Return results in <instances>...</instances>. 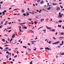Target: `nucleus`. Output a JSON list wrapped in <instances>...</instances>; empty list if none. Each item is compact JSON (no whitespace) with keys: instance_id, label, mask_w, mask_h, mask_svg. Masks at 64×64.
<instances>
[{"instance_id":"nucleus-1","label":"nucleus","mask_w":64,"mask_h":64,"mask_svg":"<svg viewBox=\"0 0 64 64\" xmlns=\"http://www.w3.org/2000/svg\"><path fill=\"white\" fill-rule=\"evenodd\" d=\"M58 43H60V41H57L55 43H53L52 44H55V45H56V44H58Z\"/></svg>"},{"instance_id":"nucleus-2","label":"nucleus","mask_w":64,"mask_h":64,"mask_svg":"<svg viewBox=\"0 0 64 64\" xmlns=\"http://www.w3.org/2000/svg\"><path fill=\"white\" fill-rule=\"evenodd\" d=\"M60 8L59 7H57L56 8V10L57 11H59V10H60Z\"/></svg>"},{"instance_id":"nucleus-3","label":"nucleus","mask_w":64,"mask_h":64,"mask_svg":"<svg viewBox=\"0 0 64 64\" xmlns=\"http://www.w3.org/2000/svg\"><path fill=\"white\" fill-rule=\"evenodd\" d=\"M5 12H6V10H4V12H2V15H4V14H5Z\"/></svg>"},{"instance_id":"nucleus-4","label":"nucleus","mask_w":64,"mask_h":64,"mask_svg":"<svg viewBox=\"0 0 64 64\" xmlns=\"http://www.w3.org/2000/svg\"><path fill=\"white\" fill-rule=\"evenodd\" d=\"M15 37V34H12V38H14V37Z\"/></svg>"},{"instance_id":"nucleus-5","label":"nucleus","mask_w":64,"mask_h":64,"mask_svg":"<svg viewBox=\"0 0 64 64\" xmlns=\"http://www.w3.org/2000/svg\"><path fill=\"white\" fill-rule=\"evenodd\" d=\"M61 13H59V16H58V18H60V17L61 16Z\"/></svg>"},{"instance_id":"nucleus-6","label":"nucleus","mask_w":64,"mask_h":64,"mask_svg":"<svg viewBox=\"0 0 64 64\" xmlns=\"http://www.w3.org/2000/svg\"><path fill=\"white\" fill-rule=\"evenodd\" d=\"M56 5H58V4H57L56 3H53L52 4V5H54V6H56Z\"/></svg>"},{"instance_id":"nucleus-7","label":"nucleus","mask_w":64,"mask_h":64,"mask_svg":"<svg viewBox=\"0 0 64 64\" xmlns=\"http://www.w3.org/2000/svg\"><path fill=\"white\" fill-rule=\"evenodd\" d=\"M22 27L23 29H27V27L26 26H23Z\"/></svg>"},{"instance_id":"nucleus-8","label":"nucleus","mask_w":64,"mask_h":64,"mask_svg":"<svg viewBox=\"0 0 64 64\" xmlns=\"http://www.w3.org/2000/svg\"><path fill=\"white\" fill-rule=\"evenodd\" d=\"M50 31H52V32H54L55 31V30H51L50 29Z\"/></svg>"},{"instance_id":"nucleus-9","label":"nucleus","mask_w":64,"mask_h":64,"mask_svg":"<svg viewBox=\"0 0 64 64\" xmlns=\"http://www.w3.org/2000/svg\"><path fill=\"white\" fill-rule=\"evenodd\" d=\"M64 43V42L63 41H62V44H60V46H62V45H63V44Z\"/></svg>"},{"instance_id":"nucleus-10","label":"nucleus","mask_w":64,"mask_h":64,"mask_svg":"<svg viewBox=\"0 0 64 64\" xmlns=\"http://www.w3.org/2000/svg\"><path fill=\"white\" fill-rule=\"evenodd\" d=\"M44 20V19H41L40 20V22H43V21Z\"/></svg>"},{"instance_id":"nucleus-11","label":"nucleus","mask_w":64,"mask_h":64,"mask_svg":"<svg viewBox=\"0 0 64 64\" xmlns=\"http://www.w3.org/2000/svg\"><path fill=\"white\" fill-rule=\"evenodd\" d=\"M60 55H64V53L62 52L60 54Z\"/></svg>"},{"instance_id":"nucleus-12","label":"nucleus","mask_w":64,"mask_h":64,"mask_svg":"<svg viewBox=\"0 0 64 64\" xmlns=\"http://www.w3.org/2000/svg\"><path fill=\"white\" fill-rule=\"evenodd\" d=\"M44 3V1H42L41 2H40V4H43Z\"/></svg>"},{"instance_id":"nucleus-13","label":"nucleus","mask_w":64,"mask_h":64,"mask_svg":"<svg viewBox=\"0 0 64 64\" xmlns=\"http://www.w3.org/2000/svg\"><path fill=\"white\" fill-rule=\"evenodd\" d=\"M50 9L51 7H49L48 8L47 10H50Z\"/></svg>"},{"instance_id":"nucleus-14","label":"nucleus","mask_w":64,"mask_h":64,"mask_svg":"<svg viewBox=\"0 0 64 64\" xmlns=\"http://www.w3.org/2000/svg\"><path fill=\"white\" fill-rule=\"evenodd\" d=\"M3 22H4V21H2V22H1L0 25H1L2 24H3Z\"/></svg>"},{"instance_id":"nucleus-15","label":"nucleus","mask_w":64,"mask_h":64,"mask_svg":"<svg viewBox=\"0 0 64 64\" xmlns=\"http://www.w3.org/2000/svg\"><path fill=\"white\" fill-rule=\"evenodd\" d=\"M58 22L60 23H61V22H62V21L61 20H60Z\"/></svg>"},{"instance_id":"nucleus-16","label":"nucleus","mask_w":64,"mask_h":64,"mask_svg":"<svg viewBox=\"0 0 64 64\" xmlns=\"http://www.w3.org/2000/svg\"><path fill=\"white\" fill-rule=\"evenodd\" d=\"M36 1L37 2H40V0H36Z\"/></svg>"},{"instance_id":"nucleus-17","label":"nucleus","mask_w":64,"mask_h":64,"mask_svg":"<svg viewBox=\"0 0 64 64\" xmlns=\"http://www.w3.org/2000/svg\"><path fill=\"white\" fill-rule=\"evenodd\" d=\"M19 10V9H18V8L15 9L14 10H13V11H15V10Z\"/></svg>"},{"instance_id":"nucleus-18","label":"nucleus","mask_w":64,"mask_h":64,"mask_svg":"<svg viewBox=\"0 0 64 64\" xmlns=\"http://www.w3.org/2000/svg\"><path fill=\"white\" fill-rule=\"evenodd\" d=\"M26 14L27 15V16H28V15H29V14L28 13H26Z\"/></svg>"},{"instance_id":"nucleus-19","label":"nucleus","mask_w":64,"mask_h":64,"mask_svg":"<svg viewBox=\"0 0 64 64\" xmlns=\"http://www.w3.org/2000/svg\"><path fill=\"white\" fill-rule=\"evenodd\" d=\"M58 27H61L62 26H61V25H58Z\"/></svg>"},{"instance_id":"nucleus-20","label":"nucleus","mask_w":64,"mask_h":64,"mask_svg":"<svg viewBox=\"0 0 64 64\" xmlns=\"http://www.w3.org/2000/svg\"><path fill=\"white\" fill-rule=\"evenodd\" d=\"M64 33L63 32H62L60 34H61V35H64Z\"/></svg>"},{"instance_id":"nucleus-21","label":"nucleus","mask_w":64,"mask_h":64,"mask_svg":"<svg viewBox=\"0 0 64 64\" xmlns=\"http://www.w3.org/2000/svg\"><path fill=\"white\" fill-rule=\"evenodd\" d=\"M23 47L24 48H25L26 49V48H27V47L26 46H23Z\"/></svg>"},{"instance_id":"nucleus-22","label":"nucleus","mask_w":64,"mask_h":64,"mask_svg":"<svg viewBox=\"0 0 64 64\" xmlns=\"http://www.w3.org/2000/svg\"><path fill=\"white\" fill-rule=\"evenodd\" d=\"M35 48V49H34V51H36V48Z\"/></svg>"},{"instance_id":"nucleus-23","label":"nucleus","mask_w":64,"mask_h":64,"mask_svg":"<svg viewBox=\"0 0 64 64\" xmlns=\"http://www.w3.org/2000/svg\"><path fill=\"white\" fill-rule=\"evenodd\" d=\"M42 11V10H40V11L39 12V13H41V12Z\"/></svg>"},{"instance_id":"nucleus-24","label":"nucleus","mask_w":64,"mask_h":64,"mask_svg":"<svg viewBox=\"0 0 64 64\" xmlns=\"http://www.w3.org/2000/svg\"><path fill=\"white\" fill-rule=\"evenodd\" d=\"M28 51H31V49L30 48H28Z\"/></svg>"},{"instance_id":"nucleus-25","label":"nucleus","mask_w":64,"mask_h":64,"mask_svg":"<svg viewBox=\"0 0 64 64\" xmlns=\"http://www.w3.org/2000/svg\"><path fill=\"white\" fill-rule=\"evenodd\" d=\"M2 40L3 42H5V40H4V39H2Z\"/></svg>"},{"instance_id":"nucleus-26","label":"nucleus","mask_w":64,"mask_h":64,"mask_svg":"<svg viewBox=\"0 0 64 64\" xmlns=\"http://www.w3.org/2000/svg\"><path fill=\"white\" fill-rule=\"evenodd\" d=\"M4 51H7V52H8V51L7 50H6L5 49H4Z\"/></svg>"},{"instance_id":"nucleus-27","label":"nucleus","mask_w":64,"mask_h":64,"mask_svg":"<svg viewBox=\"0 0 64 64\" xmlns=\"http://www.w3.org/2000/svg\"><path fill=\"white\" fill-rule=\"evenodd\" d=\"M22 12H24V10H22Z\"/></svg>"},{"instance_id":"nucleus-28","label":"nucleus","mask_w":64,"mask_h":64,"mask_svg":"<svg viewBox=\"0 0 64 64\" xmlns=\"http://www.w3.org/2000/svg\"><path fill=\"white\" fill-rule=\"evenodd\" d=\"M60 7H61V9H63V7L62 6H60Z\"/></svg>"},{"instance_id":"nucleus-29","label":"nucleus","mask_w":64,"mask_h":64,"mask_svg":"<svg viewBox=\"0 0 64 64\" xmlns=\"http://www.w3.org/2000/svg\"><path fill=\"white\" fill-rule=\"evenodd\" d=\"M35 24H36L37 23V22H35Z\"/></svg>"},{"instance_id":"nucleus-30","label":"nucleus","mask_w":64,"mask_h":64,"mask_svg":"<svg viewBox=\"0 0 64 64\" xmlns=\"http://www.w3.org/2000/svg\"><path fill=\"white\" fill-rule=\"evenodd\" d=\"M51 43V41H50L49 42H48V43L49 44H50V43Z\"/></svg>"},{"instance_id":"nucleus-31","label":"nucleus","mask_w":64,"mask_h":64,"mask_svg":"<svg viewBox=\"0 0 64 64\" xmlns=\"http://www.w3.org/2000/svg\"><path fill=\"white\" fill-rule=\"evenodd\" d=\"M46 28H47V29H49V27H47V26H46Z\"/></svg>"},{"instance_id":"nucleus-32","label":"nucleus","mask_w":64,"mask_h":64,"mask_svg":"<svg viewBox=\"0 0 64 64\" xmlns=\"http://www.w3.org/2000/svg\"><path fill=\"white\" fill-rule=\"evenodd\" d=\"M6 64V62H3V64Z\"/></svg>"},{"instance_id":"nucleus-33","label":"nucleus","mask_w":64,"mask_h":64,"mask_svg":"<svg viewBox=\"0 0 64 64\" xmlns=\"http://www.w3.org/2000/svg\"><path fill=\"white\" fill-rule=\"evenodd\" d=\"M19 30L21 32H22V30Z\"/></svg>"},{"instance_id":"nucleus-34","label":"nucleus","mask_w":64,"mask_h":64,"mask_svg":"<svg viewBox=\"0 0 64 64\" xmlns=\"http://www.w3.org/2000/svg\"><path fill=\"white\" fill-rule=\"evenodd\" d=\"M28 20H30V21H31V20H32V19L28 18Z\"/></svg>"},{"instance_id":"nucleus-35","label":"nucleus","mask_w":64,"mask_h":64,"mask_svg":"<svg viewBox=\"0 0 64 64\" xmlns=\"http://www.w3.org/2000/svg\"><path fill=\"white\" fill-rule=\"evenodd\" d=\"M23 15H24V16H25V15H26V14H25V13H24V14H23Z\"/></svg>"},{"instance_id":"nucleus-36","label":"nucleus","mask_w":64,"mask_h":64,"mask_svg":"<svg viewBox=\"0 0 64 64\" xmlns=\"http://www.w3.org/2000/svg\"><path fill=\"white\" fill-rule=\"evenodd\" d=\"M8 55H7L6 56V58H8Z\"/></svg>"},{"instance_id":"nucleus-37","label":"nucleus","mask_w":64,"mask_h":64,"mask_svg":"<svg viewBox=\"0 0 64 64\" xmlns=\"http://www.w3.org/2000/svg\"><path fill=\"white\" fill-rule=\"evenodd\" d=\"M36 38L35 39V40H36L38 39V38H37V36H36Z\"/></svg>"},{"instance_id":"nucleus-38","label":"nucleus","mask_w":64,"mask_h":64,"mask_svg":"<svg viewBox=\"0 0 64 64\" xmlns=\"http://www.w3.org/2000/svg\"><path fill=\"white\" fill-rule=\"evenodd\" d=\"M0 49H1V50H3V48H2L1 47H0Z\"/></svg>"},{"instance_id":"nucleus-39","label":"nucleus","mask_w":64,"mask_h":64,"mask_svg":"<svg viewBox=\"0 0 64 64\" xmlns=\"http://www.w3.org/2000/svg\"><path fill=\"white\" fill-rule=\"evenodd\" d=\"M17 57V56L16 55L15 56H14V58H16V57Z\"/></svg>"},{"instance_id":"nucleus-40","label":"nucleus","mask_w":64,"mask_h":64,"mask_svg":"<svg viewBox=\"0 0 64 64\" xmlns=\"http://www.w3.org/2000/svg\"><path fill=\"white\" fill-rule=\"evenodd\" d=\"M7 50L8 49V47H7V48H5Z\"/></svg>"},{"instance_id":"nucleus-41","label":"nucleus","mask_w":64,"mask_h":64,"mask_svg":"<svg viewBox=\"0 0 64 64\" xmlns=\"http://www.w3.org/2000/svg\"><path fill=\"white\" fill-rule=\"evenodd\" d=\"M11 48H10L8 49V51H11Z\"/></svg>"},{"instance_id":"nucleus-42","label":"nucleus","mask_w":64,"mask_h":64,"mask_svg":"<svg viewBox=\"0 0 64 64\" xmlns=\"http://www.w3.org/2000/svg\"><path fill=\"white\" fill-rule=\"evenodd\" d=\"M26 24V23L25 22H24V23H22V24Z\"/></svg>"},{"instance_id":"nucleus-43","label":"nucleus","mask_w":64,"mask_h":64,"mask_svg":"<svg viewBox=\"0 0 64 64\" xmlns=\"http://www.w3.org/2000/svg\"><path fill=\"white\" fill-rule=\"evenodd\" d=\"M2 25L0 26V28H2Z\"/></svg>"},{"instance_id":"nucleus-44","label":"nucleus","mask_w":64,"mask_h":64,"mask_svg":"<svg viewBox=\"0 0 64 64\" xmlns=\"http://www.w3.org/2000/svg\"><path fill=\"white\" fill-rule=\"evenodd\" d=\"M30 64H32V62H31L30 63Z\"/></svg>"},{"instance_id":"nucleus-45","label":"nucleus","mask_w":64,"mask_h":64,"mask_svg":"<svg viewBox=\"0 0 64 64\" xmlns=\"http://www.w3.org/2000/svg\"><path fill=\"white\" fill-rule=\"evenodd\" d=\"M8 46V45H6L4 46L6 47L7 46Z\"/></svg>"},{"instance_id":"nucleus-46","label":"nucleus","mask_w":64,"mask_h":64,"mask_svg":"<svg viewBox=\"0 0 64 64\" xmlns=\"http://www.w3.org/2000/svg\"><path fill=\"white\" fill-rule=\"evenodd\" d=\"M17 15V14H14V15Z\"/></svg>"},{"instance_id":"nucleus-47","label":"nucleus","mask_w":64,"mask_h":64,"mask_svg":"<svg viewBox=\"0 0 64 64\" xmlns=\"http://www.w3.org/2000/svg\"><path fill=\"white\" fill-rule=\"evenodd\" d=\"M9 60H11L12 59L11 58H10L9 59Z\"/></svg>"},{"instance_id":"nucleus-48","label":"nucleus","mask_w":64,"mask_h":64,"mask_svg":"<svg viewBox=\"0 0 64 64\" xmlns=\"http://www.w3.org/2000/svg\"><path fill=\"white\" fill-rule=\"evenodd\" d=\"M62 4V2H60L59 3V4Z\"/></svg>"},{"instance_id":"nucleus-49","label":"nucleus","mask_w":64,"mask_h":64,"mask_svg":"<svg viewBox=\"0 0 64 64\" xmlns=\"http://www.w3.org/2000/svg\"><path fill=\"white\" fill-rule=\"evenodd\" d=\"M56 35H57V32H56Z\"/></svg>"},{"instance_id":"nucleus-50","label":"nucleus","mask_w":64,"mask_h":64,"mask_svg":"<svg viewBox=\"0 0 64 64\" xmlns=\"http://www.w3.org/2000/svg\"><path fill=\"white\" fill-rule=\"evenodd\" d=\"M53 38V39H54V40H55V39H56V38H55V37H54Z\"/></svg>"},{"instance_id":"nucleus-51","label":"nucleus","mask_w":64,"mask_h":64,"mask_svg":"<svg viewBox=\"0 0 64 64\" xmlns=\"http://www.w3.org/2000/svg\"><path fill=\"white\" fill-rule=\"evenodd\" d=\"M24 3H25V4H26V2L24 1Z\"/></svg>"},{"instance_id":"nucleus-52","label":"nucleus","mask_w":64,"mask_h":64,"mask_svg":"<svg viewBox=\"0 0 64 64\" xmlns=\"http://www.w3.org/2000/svg\"><path fill=\"white\" fill-rule=\"evenodd\" d=\"M8 28L9 29H11V27H10V28Z\"/></svg>"},{"instance_id":"nucleus-53","label":"nucleus","mask_w":64,"mask_h":64,"mask_svg":"<svg viewBox=\"0 0 64 64\" xmlns=\"http://www.w3.org/2000/svg\"><path fill=\"white\" fill-rule=\"evenodd\" d=\"M20 41H21V39H20V40H18L19 42H20Z\"/></svg>"},{"instance_id":"nucleus-54","label":"nucleus","mask_w":64,"mask_h":64,"mask_svg":"<svg viewBox=\"0 0 64 64\" xmlns=\"http://www.w3.org/2000/svg\"><path fill=\"white\" fill-rule=\"evenodd\" d=\"M11 30H9L8 31V32H11Z\"/></svg>"},{"instance_id":"nucleus-55","label":"nucleus","mask_w":64,"mask_h":64,"mask_svg":"<svg viewBox=\"0 0 64 64\" xmlns=\"http://www.w3.org/2000/svg\"><path fill=\"white\" fill-rule=\"evenodd\" d=\"M51 28H51L50 27V28H49V29H50H50H51Z\"/></svg>"},{"instance_id":"nucleus-56","label":"nucleus","mask_w":64,"mask_h":64,"mask_svg":"<svg viewBox=\"0 0 64 64\" xmlns=\"http://www.w3.org/2000/svg\"><path fill=\"white\" fill-rule=\"evenodd\" d=\"M10 63H11V64H13V62H10Z\"/></svg>"},{"instance_id":"nucleus-57","label":"nucleus","mask_w":64,"mask_h":64,"mask_svg":"<svg viewBox=\"0 0 64 64\" xmlns=\"http://www.w3.org/2000/svg\"><path fill=\"white\" fill-rule=\"evenodd\" d=\"M49 3H48V6H49Z\"/></svg>"},{"instance_id":"nucleus-58","label":"nucleus","mask_w":64,"mask_h":64,"mask_svg":"<svg viewBox=\"0 0 64 64\" xmlns=\"http://www.w3.org/2000/svg\"><path fill=\"white\" fill-rule=\"evenodd\" d=\"M12 9V8H10L9 9V10H11V9Z\"/></svg>"},{"instance_id":"nucleus-59","label":"nucleus","mask_w":64,"mask_h":64,"mask_svg":"<svg viewBox=\"0 0 64 64\" xmlns=\"http://www.w3.org/2000/svg\"><path fill=\"white\" fill-rule=\"evenodd\" d=\"M59 22H56V24H58V23H59Z\"/></svg>"},{"instance_id":"nucleus-60","label":"nucleus","mask_w":64,"mask_h":64,"mask_svg":"<svg viewBox=\"0 0 64 64\" xmlns=\"http://www.w3.org/2000/svg\"><path fill=\"white\" fill-rule=\"evenodd\" d=\"M0 4H3V2H0Z\"/></svg>"},{"instance_id":"nucleus-61","label":"nucleus","mask_w":64,"mask_h":64,"mask_svg":"<svg viewBox=\"0 0 64 64\" xmlns=\"http://www.w3.org/2000/svg\"><path fill=\"white\" fill-rule=\"evenodd\" d=\"M14 54H12V55L13 56H14Z\"/></svg>"},{"instance_id":"nucleus-62","label":"nucleus","mask_w":64,"mask_h":64,"mask_svg":"<svg viewBox=\"0 0 64 64\" xmlns=\"http://www.w3.org/2000/svg\"><path fill=\"white\" fill-rule=\"evenodd\" d=\"M36 12H39V10H36Z\"/></svg>"},{"instance_id":"nucleus-63","label":"nucleus","mask_w":64,"mask_h":64,"mask_svg":"<svg viewBox=\"0 0 64 64\" xmlns=\"http://www.w3.org/2000/svg\"><path fill=\"white\" fill-rule=\"evenodd\" d=\"M62 29H64V26H62Z\"/></svg>"},{"instance_id":"nucleus-64","label":"nucleus","mask_w":64,"mask_h":64,"mask_svg":"<svg viewBox=\"0 0 64 64\" xmlns=\"http://www.w3.org/2000/svg\"><path fill=\"white\" fill-rule=\"evenodd\" d=\"M0 15H2V12H0Z\"/></svg>"}]
</instances>
